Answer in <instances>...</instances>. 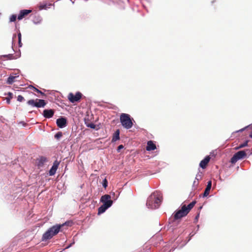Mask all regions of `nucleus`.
<instances>
[{
  "mask_svg": "<svg viewBox=\"0 0 252 252\" xmlns=\"http://www.w3.org/2000/svg\"><path fill=\"white\" fill-rule=\"evenodd\" d=\"M161 193L158 191H155L148 198L146 205L149 208L155 209L158 208L162 201Z\"/></svg>",
  "mask_w": 252,
  "mask_h": 252,
  "instance_id": "obj_1",
  "label": "nucleus"
},
{
  "mask_svg": "<svg viewBox=\"0 0 252 252\" xmlns=\"http://www.w3.org/2000/svg\"><path fill=\"white\" fill-rule=\"evenodd\" d=\"M196 203V202L195 201H193L188 206H186L185 204L182 205L181 209L176 211L173 214L174 220H177L186 216L191 209L194 206Z\"/></svg>",
  "mask_w": 252,
  "mask_h": 252,
  "instance_id": "obj_2",
  "label": "nucleus"
},
{
  "mask_svg": "<svg viewBox=\"0 0 252 252\" xmlns=\"http://www.w3.org/2000/svg\"><path fill=\"white\" fill-rule=\"evenodd\" d=\"M66 223L67 222H65L62 224L53 226L43 234L42 240L45 241L52 238L54 236L57 234L61 227L66 224Z\"/></svg>",
  "mask_w": 252,
  "mask_h": 252,
  "instance_id": "obj_3",
  "label": "nucleus"
},
{
  "mask_svg": "<svg viewBox=\"0 0 252 252\" xmlns=\"http://www.w3.org/2000/svg\"><path fill=\"white\" fill-rule=\"evenodd\" d=\"M120 120L122 125L124 128L129 129L132 127L133 123L129 115L126 113H122L120 115Z\"/></svg>",
  "mask_w": 252,
  "mask_h": 252,
  "instance_id": "obj_4",
  "label": "nucleus"
},
{
  "mask_svg": "<svg viewBox=\"0 0 252 252\" xmlns=\"http://www.w3.org/2000/svg\"><path fill=\"white\" fill-rule=\"evenodd\" d=\"M27 104L32 107H36L37 108L44 107L46 103L43 99L36 98L35 99H30L28 101Z\"/></svg>",
  "mask_w": 252,
  "mask_h": 252,
  "instance_id": "obj_5",
  "label": "nucleus"
},
{
  "mask_svg": "<svg viewBox=\"0 0 252 252\" xmlns=\"http://www.w3.org/2000/svg\"><path fill=\"white\" fill-rule=\"evenodd\" d=\"M247 156V154L244 151H240L235 153L231 158V162L235 163L238 160L243 159Z\"/></svg>",
  "mask_w": 252,
  "mask_h": 252,
  "instance_id": "obj_6",
  "label": "nucleus"
},
{
  "mask_svg": "<svg viewBox=\"0 0 252 252\" xmlns=\"http://www.w3.org/2000/svg\"><path fill=\"white\" fill-rule=\"evenodd\" d=\"M82 94L80 92H77L75 94L70 93L67 96V98L71 103L78 102L81 98Z\"/></svg>",
  "mask_w": 252,
  "mask_h": 252,
  "instance_id": "obj_7",
  "label": "nucleus"
},
{
  "mask_svg": "<svg viewBox=\"0 0 252 252\" xmlns=\"http://www.w3.org/2000/svg\"><path fill=\"white\" fill-rule=\"evenodd\" d=\"M100 201L103 203V205L109 208L113 203V201L111 200V196L108 194H105L101 196Z\"/></svg>",
  "mask_w": 252,
  "mask_h": 252,
  "instance_id": "obj_8",
  "label": "nucleus"
},
{
  "mask_svg": "<svg viewBox=\"0 0 252 252\" xmlns=\"http://www.w3.org/2000/svg\"><path fill=\"white\" fill-rule=\"evenodd\" d=\"M57 125L60 128H63L66 126L67 125L66 119L64 117H61L57 120Z\"/></svg>",
  "mask_w": 252,
  "mask_h": 252,
  "instance_id": "obj_9",
  "label": "nucleus"
},
{
  "mask_svg": "<svg viewBox=\"0 0 252 252\" xmlns=\"http://www.w3.org/2000/svg\"><path fill=\"white\" fill-rule=\"evenodd\" d=\"M32 11L31 10L29 9L21 10L17 17L18 20H21L24 18L26 17L28 14L31 13Z\"/></svg>",
  "mask_w": 252,
  "mask_h": 252,
  "instance_id": "obj_10",
  "label": "nucleus"
},
{
  "mask_svg": "<svg viewBox=\"0 0 252 252\" xmlns=\"http://www.w3.org/2000/svg\"><path fill=\"white\" fill-rule=\"evenodd\" d=\"M60 162L58 160H55L53 163V165H52L51 168L49 170V175L50 176H53L55 174L56 171L58 168Z\"/></svg>",
  "mask_w": 252,
  "mask_h": 252,
  "instance_id": "obj_11",
  "label": "nucleus"
},
{
  "mask_svg": "<svg viewBox=\"0 0 252 252\" xmlns=\"http://www.w3.org/2000/svg\"><path fill=\"white\" fill-rule=\"evenodd\" d=\"M54 113L55 111L53 109H45L43 112V115L46 118H51L53 116Z\"/></svg>",
  "mask_w": 252,
  "mask_h": 252,
  "instance_id": "obj_12",
  "label": "nucleus"
},
{
  "mask_svg": "<svg viewBox=\"0 0 252 252\" xmlns=\"http://www.w3.org/2000/svg\"><path fill=\"white\" fill-rule=\"evenodd\" d=\"M210 160V157L209 156L206 157L204 159L201 161L199 164V166L203 169L205 168Z\"/></svg>",
  "mask_w": 252,
  "mask_h": 252,
  "instance_id": "obj_13",
  "label": "nucleus"
},
{
  "mask_svg": "<svg viewBox=\"0 0 252 252\" xmlns=\"http://www.w3.org/2000/svg\"><path fill=\"white\" fill-rule=\"evenodd\" d=\"M47 161V158L44 157H40L36 159V163L38 167L43 166L44 163Z\"/></svg>",
  "mask_w": 252,
  "mask_h": 252,
  "instance_id": "obj_14",
  "label": "nucleus"
},
{
  "mask_svg": "<svg viewBox=\"0 0 252 252\" xmlns=\"http://www.w3.org/2000/svg\"><path fill=\"white\" fill-rule=\"evenodd\" d=\"M156 145L151 140L148 141L146 147V150L148 151H153L156 149Z\"/></svg>",
  "mask_w": 252,
  "mask_h": 252,
  "instance_id": "obj_15",
  "label": "nucleus"
},
{
  "mask_svg": "<svg viewBox=\"0 0 252 252\" xmlns=\"http://www.w3.org/2000/svg\"><path fill=\"white\" fill-rule=\"evenodd\" d=\"M211 187H212V182L211 181H210L207 183V187H206L205 190L204 191V192L203 193V196L206 197L209 195Z\"/></svg>",
  "mask_w": 252,
  "mask_h": 252,
  "instance_id": "obj_16",
  "label": "nucleus"
},
{
  "mask_svg": "<svg viewBox=\"0 0 252 252\" xmlns=\"http://www.w3.org/2000/svg\"><path fill=\"white\" fill-rule=\"evenodd\" d=\"M120 139V130L117 129L115 133L113 134L112 142H116V141Z\"/></svg>",
  "mask_w": 252,
  "mask_h": 252,
  "instance_id": "obj_17",
  "label": "nucleus"
},
{
  "mask_svg": "<svg viewBox=\"0 0 252 252\" xmlns=\"http://www.w3.org/2000/svg\"><path fill=\"white\" fill-rule=\"evenodd\" d=\"M52 5L51 3L48 4L47 2H43V3H40L39 5V9H47L48 8H49L50 6Z\"/></svg>",
  "mask_w": 252,
  "mask_h": 252,
  "instance_id": "obj_18",
  "label": "nucleus"
},
{
  "mask_svg": "<svg viewBox=\"0 0 252 252\" xmlns=\"http://www.w3.org/2000/svg\"><path fill=\"white\" fill-rule=\"evenodd\" d=\"M85 124L87 127L93 129L95 128V125L94 123L90 122V121L88 119H87L86 118H85Z\"/></svg>",
  "mask_w": 252,
  "mask_h": 252,
  "instance_id": "obj_19",
  "label": "nucleus"
},
{
  "mask_svg": "<svg viewBox=\"0 0 252 252\" xmlns=\"http://www.w3.org/2000/svg\"><path fill=\"white\" fill-rule=\"evenodd\" d=\"M108 208L104 205H102L98 209V214H100L104 213Z\"/></svg>",
  "mask_w": 252,
  "mask_h": 252,
  "instance_id": "obj_20",
  "label": "nucleus"
},
{
  "mask_svg": "<svg viewBox=\"0 0 252 252\" xmlns=\"http://www.w3.org/2000/svg\"><path fill=\"white\" fill-rule=\"evenodd\" d=\"M8 97L6 98V102L8 104L10 103V99L13 98V94L12 93L9 92L7 94Z\"/></svg>",
  "mask_w": 252,
  "mask_h": 252,
  "instance_id": "obj_21",
  "label": "nucleus"
},
{
  "mask_svg": "<svg viewBox=\"0 0 252 252\" xmlns=\"http://www.w3.org/2000/svg\"><path fill=\"white\" fill-rule=\"evenodd\" d=\"M15 76H9L7 79V83L9 84H11L15 81Z\"/></svg>",
  "mask_w": 252,
  "mask_h": 252,
  "instance_id": "obj_22",
  "label": "nucleus"
},
{
  "mask_svg": "<svg viewBox=\"0 0 252 252\" xmlns=\"http://www.w3.org/2000/svg\"><path fill=\"white\" fill-rule=\"evenodd\" d=\"M248 141H246L244 143L240 144L239 145V146L236 147L235 149H239L244 148L248 145Z\"/></svg>",
  "mask_w": 252,
  "mask_h": 252,
  "instance_id": "obj_23",
  "label": "nucleus"
},
{
  "mask_svg": "<svg viewBox=\"0 0 252 252\" xmlns=\"http://www.w3.org/2000/svg\"><path fill=\"white\" fill-rule=\"evenodd\" d=\"M18 44H19V46L20 47H21L22 46V42H21L22 35H21V33L20 32H19L18 33Z\"/></svg>",
  "mask_w": 252,
  "mask_h": 252,
  "instance_id": "obj_24",
  "label": "nucleus"
},
{
  "mask_svg": "<svg viewBox=\"0 0 252 252\" xmlns=\"http://www.w3.org/2000/svg\"><path fill=\"white\" fill-rule=\"evenodd\" d=\"M17 16L15 14H13L10 17V22H15L16 20Z\"/></svg>",
  "mask_w": 252,
  "mask_h": 252,
  "instance_id": "obj_25",
  "label": "nucleus"
},
{
  "mask_svg": "<svg viewBox=\"0 0 252 252\" xmlns=\"http://www.w3.org/2000/svg\"><path fill=\"white\" fill-rule=\"evenodd\" d=\"M195 179L197 180V181L194 180L193 183V188L195 189H196L198 185V179L197 178V177L195 178Z\"/></svg>",
  "mask_w": 252,
  "mask_h": 252,
  "instance_id": "obj_26",
  "label": "nucleus"
},
{
  "mask_svg": "<svg viewBox=\"0 0 252 252\" xmlns=\"http://www.w3.org/2000/svg\"><path fill=\"white\" fill-rule=\"evenodd\" d=\"M62 135L63 134L62 132H58L55 134V137L57 139H59L62 136Z\"/></svg>",
  "mask_w": 252,
  "mask_h": 252,
  "instance_id": "obj_27",
  "label": "nucleus"
},
{
  "mask_svg": "<svg viewBox=\"0 0 252 252\" xmlns=\"http://www.w3.org/2000/svg\"><path fill=\"white\" fill-rule=\"evenodd\" d=\"M108 182L106 178L104 179L102 182V186L104 188H106L107 187Z\"/></svg>",
  "mask_w": 252,
  "mask_h": 252,
  "instance_id": "obj_28",
  "label": "nucleus"
},
{
  "mask_svg": "<svg viewBox=\"0 0 252 252\" xmlns=\"http://www.w3.org/2000/svg\"><path fill=\"white\" fill-rule=\"evenodd\" d=\"M34 90L35 91H36L37 93L40 94L41 95L45 96V94L42 92L41 91L39 90L38 89L35 88V87H33Z\"/></svg>",
  "mask_w": 252,
  "mask_h": 252,
  "instance_id": "obj_29",
  "label": "nucleus"
},
{
  "mask_svg": "<svg viewBox=\"0 0 252 252\" xmlns=\"http://www.w3.org/2000/svg\"><path fill=\"white\" fill-rule=\"evenodd\" d=\"M24 100V97L22 95H19L18 96V97H17V100L18 101H19L20 102H21V101H22Z\"/></svg>",
  "mask_w": 252,
  "mask_h": 252,
  "instance_id": "obj_30",
  "label": "nucleus"
},
{
  "mask_svg": "<svg viewBox=\"0 0 252 252\" xmlns=\"http://www.w3.org/2000/svg\"><path fill=\"white\" fill-rule=\"evenodd\" d=\"M4 57H7L8 59L11 60L13 59V55L12 54H8L7 55H4Z\"/></svg>",
  "mask_w": 252,
  "mask_h": 252,
  "instance_id": "obj_31",
  "label": "nucleus"
},
{
  "mask_svg": "<svg viewBox=\"0 0 252 252\" xmlns=\"http://www.w3.org/2000/svg\"><path fill=\"white\" fill-rule=\"evenodd\" d=\"M124 148V146L123 145H119L117 148V151L119 152L120 150Z\"/></svg>",
  "mask_w": 252,
  "mask_h": 252,
  "instance_id": "obj_32",
  "label": "nucleus"
},
{
  "mask_svg": "<svg viewBox=\"0 0 252 252\" xmlns=\"http://www.w3.org/2000/svg\"><path fill=\"white\" fill-rule=\"evenodd\" d=\"M16 37V34H14L13 36V39Z\"/></svg>",
  "mask_w": 252,
  "mask_h": 252,
  "instance_id": "obj_33",
  "label": "nucleus"
},
{
  "mask_svg": "<svg viewBox=\"0 0 252 252\" xmlns=\"http://www.w3.org/2000/svg\"><path fill=\"white\" fill-rule=\"evenodd\" d=\"M250 137L252 138V131L251 132V134H250Z\"/></svg>",
  "mask_w": 252,
  "mask_h": 252,
  "instance_id": "obj_34",
  "label": "nucleus"
}]
</instances>
